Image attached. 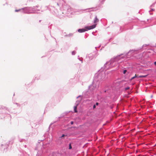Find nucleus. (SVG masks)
Instances as JSON below:
<instances>
[{"instance_id":"nucleus-13","label":"nucleus","mask_w":156,"mask_h":156,"mask_svg":"<svg viewBox=\"0 0 156 156\" xmlns=\"http://www.w3.org/2000/svg\"><path fill=\"white\" fill-rule=\"evenodd\" d=\"M71 124H73V121L71 122Z\"/></svg>"},{"instance_id":"nucleus-10","label":"nucleus","mask_w":156,"mask_h":156,"mask_svg":"<svg viewBox=\"0 0 156 156\" xmlns=\"http://www.w3.org/2000/svg\"><path fill=\"white\" fill-rule=\"evenodd\" d=\"M96 107V105H94V106H93V108L94 109Z\"/></svg>"},{"instance_id":"nucleus-17","label":"nucleus","mask_w":156,"mask_h":156,"mask_svg":"<svg viewBox=\"0 0 156 156\" xmlns=\"http://www.w3.org/2000/svg\"><path fill=\"white\" fill-rule=\"evenodd\" d=\"M73 54H74V53H73Z\"/></svg>"},{"instance_id":"nucleus-18","label":"nucleus","mask_w":156,"mask_h":156,"mask_svg":"<svg viewBox=\"0 0 156 156\" xmlns=\"http://www.w3.org/2000/svg\"><path fill=\"white\" fill-rule=\"evenodd\" d=\"M73 54H74V53H73Z\"/></svg>"},{"instance_id":"nucleus-14","label":"nucleus","mask_w":156,"mask_h":156,"mask_svg":"<svg viewBox=\"0 0 156 156\" xmlns=\"http://www.w3.org/2000/svg\"><path fill=\"white\" fill-rule=\"evenodd\" d=\"M98 105V102H97L96 103V105Z\"/></svg>"},{"instance_id":"nucleus-2","label":"nucleus","mask_w":156,"mask_h":156,"mask_svg":"<svg viewBox=\"0 0 156 156\" xmlns=\"http://www.w3.org/2000/svg\"><path fill=\"white\" fill-rule=\"evenodd\" d=\"M87 30L84 29H79L78 30V31L80 33H82L85 32Z\"/></svg>"},{"instance_id":"nucleus-3","label":"nucleus","mask_w":156,"mask_h":156,"mask_svg":"<svg viewBox=\"0 0 156 156\" xmlns=\"http://www.w3.org/2000/svg\"><path fill=\"white\" fill-rule=\"evenodd\" d=\"M98 18H97V17L96 16L94 20V23H98Z\"/></svg>"},{"instance_id":"nucleus-7","label":"nucleus","mask_w":156,"mask_h":156,"mask_svg":"<svg viewBox=\"0 0 156 156\" xmlns=\"http://www.w3.org/2000/svg\"><path fill=\"white\" fill-rule=\"evenodd\" d=\"M129 88H130V87H126L125 88V90H127L129 89Z\"/></svg>"},{"instance_id":"nucleus-9","label":"nucleus","mask_w":156,"mask_h":156,"mask_svg":"<svg viewBox=\"0 0 156 156\" xmlns=\"http://www.w3.org/2000/svg\"><path fill=\"white\" fill-rule=\"evenodd\" d=\"M20 9H19V10H17V9H16V10H15V12H18L19 11H20Z\"/></svg>"},{"instance_id":"nucleus-6","label":"nucleus","mask_w":156,"mask_h":156,"mask_svg":"<svg viewBox=\"0 0 156 156\" xmlns=\"http://www.w3.org/2000/svg\"><path fill=\"white\" fill-rule=\"evenodd\" d=\"M138 75H136V74L135 75V76L133 77L131 79V80H133V79H134L136 77H137L138 78Z\"/></svg>"},{"instance_id":"nucleus-15","label":"nucleus","mask_w":156,"mask_h":156,"mask_svg":"<svg viewBox=\"0 0 156 156\" xmlns=\"http://www.w3.org/2000/svg\"><path fill=\"white\" fill-rule=\"evenodd\" d=\"M154 64L156 66V62H154Z\"/></svg>"},{"instance_id":"nucleus-4","label":"nucleus","mask_w":156,"mask_h":156,"mask_svg":"<svg viewBox=\"0 0 156 156\" xmlns=\"http://www.w3.org/2000/svg\"><path fill=\"white\" fill-rule=\"evenodd\" d=\"M77 105L75 106L74 107V111L75 112H77Z\"/></svg>"},{"instance_id":"nucleus-1","label":"nucleus","mask_w":156,"mask_h":156,"mask_svg":"<svg viewBox=\"0 0 156 156\" xmlns=\"http://www.w3.org/2000/svg\"><path fill=\"white\" fill-rule=\"evenodd\" d=\"M96 24H94L92 26H90L89 27H86V28L88 30H91L95 28L96 27Z\"/></svg>"},{"instance_id":"nucleus-11","label":"nucleus","mask_w":156,"mask_h":156,"mask_svg":"<svg viewBox=\"0 0 156 156\" xmlns=\"http://www.w3.org/2000/svg\"><path fill=\"white\" fill-rule=\"evenodd\" d=\"M65 135H64V134H63L62 136H61V137H64V136H65Z\"/></svg>"},{"instance_id":"nucleus-8","label":"nucleus","mask_w":156,"mask_h":156,"mask_svg":"<svg viewBox=\"0 0 156 156\" xmlns=\"http://www.w3.org/2000/svg\"><path fill=\"white\" fill-rule=\"evenodd\" d=\"M126 71H127L126 70H124V71H123V73L124 74L126 73Z\"/></svg>"},{"instance_id":"nucleus-12","label":"nucleus","mask_w":156,"mask_h":156,"mask_svg":"<svg viewBox=\"0 0 156 156\" xmlns=\"http://www.w3.org/2000/svg\"><path fill=\"white\" fill-rule=\"evenodd\" d=\"M71 148H72V147L71 146V145L70 144L69 147V149H71Z\"/></svg>"},{"instance_id":"nucleus-16","label":"nucleus","mask_w":156,"mask_h":156,"mask_svg":"<svg viewBox=\"0 0 156 156\" xmlns=\"http://www.w3.org/2000/svg\"><path fill=\"white\" fill-rule=\"evenodd\" d=\"M73 54H74V53H73Z\"/></svg>"},{"instance_id":"nucleus-5","label":"nucleus","mask_w":156,"mask_h":156,"mask_svg":"<svg viewBox=\"0 0 156 156\" xmlns=\"http://www.w3.org/2000/svg\"><path fill=\"white\" fill-rule=\"evenodd\" d=\"M147 76V75H144V76H138V78H144L146 77Z\"/></svg>"}]
</instances>
